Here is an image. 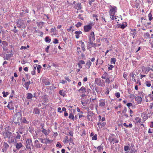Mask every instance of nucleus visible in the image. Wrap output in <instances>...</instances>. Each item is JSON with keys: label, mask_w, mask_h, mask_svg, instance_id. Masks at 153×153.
Here are the masks:
<instances>
[{"label": "nucleus", "mask_w": 153, "mask_h": 153, "mask_svg": "<svg viewBox=\"0 0 153 153\" xmlns=\"http://www.w3.org/2000/svg\"><path fill=\"white\" fill-rule=\"evenodd\" d=\"M33 97V95L31 93H28L27 94V99H30L32 98Z\"/></svg>", "instance_id": "4be33fe9"}, {"label": "nucleus", "mask_w": 153, "mask_h": 153, "mask_svg": "<svg viewBox=\"0 0 153 153\" xmlns=\"http://www.w3.org/2000/svg\"><path fill=\"white\" fill-rule=\"evenodd\" d=\"M109 15H115V13L117 12V7L115 6H112L110 5L109 7Z\"/></svg>", "instance_id": "20e7f679"}, {"label": "nucleus", "mask_w": 153, "mask_h": 153, "mask_svg": "<svg viewBox=\"0 0 153 153\" xmlns=\"http://www.w3.org/2000/svg\"><path fill=\"white\" fill-rule=\"evenodd\" d=\"M92 28V26L90 25H85L84 27L85 32H87L90 31Z\"/></svg>", "instance_id": "0eeeda50"}, {"label": "nucleus", "mask_w": 153, "mask_h": 153, "mask_svg": "<svg viewBox=\"0 0 153 153\" xmlns=\"http://www.w3.org/2000/svg\"><path fill=\"white\" fill-rule=\"evenodd\" d=\"M49 48H50V46H48L47 47V48H45V51L47 53H48L49 52L48 49H49Z\"/></svg>", "instance_id": "052dcab7"}, {"label": "nucleus", "mask_w": 153, "mask_h": 153, "mask_svg": "<svg viewBox=\"0 0 153 153\" xmlns=\"http://www.w3.org/2000/svg\"><path fill=\"white\" fill-rule=\"evenodd\" d=\"M4 150H5L8 149L9 147V146L6 142H5L4 145Z\"/></svg>", "instance_id": "a878e982"}, {"label": "nucleus", "mask_w": 153, "mask_h": 153, "mask_svg": "<svg viewBox=\"0 0 153 153\" xmlns=\"http://www.w3.org/2000/svg\"><path fill=\"white\" fill-rule=\"evenodd\" d=\"M42 83L45 85H50L51 83L48 79H44L42 81Z\"/></svg>", "instance_id": "1a4fd4ad"}, {"label": "nucleus", "mask_w": 153, "mask_h": 153, "mask_svg": "<svg viewBox=\"0 0 153 153\" xmlns=\"http://www.w3.org/2000/svg\"><path fill=\"white\" fill-rule=\"evenodd\" d=\"M45 41L46 42H50L51 41V39H45Z\"/></svg>", "instance_id": "69168bd1"}, {"label": "nucleus", "mask_w": 153, "mask_h": 153, "mask_svg": "<svg viewBox=\"0 0 153 153\" xmlns=\"http://www.w3.org/2000/svg\"><path fill=\"white\" fill-rule=\"evenodd\" d=\"M43 33L41 31H39L37 33V35L38 36H40L41 37H42V36H43Z\"/></svg>", "instance_id": "a18cd8bd"}, {"label": "nucleus", "mask_w": 153, "mask_h": 153, "mask_svg": "<svg viewBox=\"0 0 153 153\" xmlns=\"http://www.w3.org/2000/svg\"><path fill=\"white\" fill-rule=\"evenodd\" d=\"M115 96L117 98H119L120 96V94L119 92H117L115 94Z\"/></svg>", "instance_id": "864d4df0"}, {"label": "nucleus", "mask_w": 153, "mask_h": 153, "mask_svg": "<svg viewBox=\"0 0 153 153\" xmlns=\"http://www.w3.org/2000/svg\"><path fill=\"white\" fill-rule=\"evenodd\" d=\"M145 84L146 86L148 87H150L151 86V84L150 81H146Z\"/></svg>", "instance_id": "c9c22d12"}, {"label": "nucleus", "mask_w": 153, "mask_h": 153, "mask_svg": "<svg viewBox=\"0 0 153 153\" xmlns=\"http://www.w3.org/2000/svg\"><path fill=\"white\" fill-rule=\"evenodd\" d=\"M110 18L111 19V20H114L116 16L115 15H109Z\"/></svg>", "instance_id": "f704fd0d"}, {"label": "nucleus", "mask_w": 153, "mask_h": 153, "mask_svg": "<svg viewBox=\"0 0 153 153\" xmlns=\"http://www.w3.org/2000/svg\"><path fill=\"white\" fill-rule=\"evenodd\" d=\"M106 124L105 122H103L102 123L101 122H98V123L97 125L99 126V127H100V126H105Z\"/></svg>", "instance_id": "c85d7f7f"}, {"label": "nucleus", "mask_w": 153, "mask_h": 153, "mask_svg": "<svg viewBox=\"0 0 153 153\" xmlns=\"http://www.w3.org/2000/svg\"><path fill=\"white\" fill-rule=\"evenodd\" d=\"M13 56V54H6V59L8 60L10 59V58L12 57Z\"/></svg>", "instance_id": "412c9836"}, {"label": "nucleus", "mask_w": 153, "mask_h": 153, "mask_svg": "<svg viewBox=\"0 0 153 153\" xmlns=\"http://www.w3.org/2000/svg\"><path fill=\"white\" fill-rule=\"evenodd\" d=\"M42 128V132L45 135L47 136L49 134V131L43 128Z\"/></svg>", "instance_id": "9d476101"}, {"label": "nucleus", "mask_w": 153, "mask_h": 153, "mask_svg": "<svg viewBox=\"0 0 153 153\" xmlns=\"http://www.w3.org/2000/svg\"><path fill=\"white\" fill-rule=\"evenodd\" d=\"M44 23V22H39L37 23V25L38 26H39L40 28H41L42 27Z\"/></svg>", "instance_id": "393cba45"}, {"label": "nucleus", "mask_w": 153, "mask_h": 153, "mask_svg": "<svg viewBox=\"0 0 153 153\" xmlns=\"http://www.w3.org/2000/svg\"><path fill=\"white\" fill-rule=\"evenodd\" d=\"M21 113L20 112H18L14 115L13 121L15 124H19V122L21 121Z\"/></svg>", "instance_id": "f03ea898"}, {"label": "nucleus", "mask_w": 153, "mask_h": 153, "mask_svg": "<svg viewBox=\"0 0 153 153\" xmlns=\"http://www.w3.org/2000/svg\"><path fill=\"white\" fill-rule=\"evenodd\" d=\"M78 91H81L82 93H85L86 91V88L83 86H82Z\"/></svg>", "instance_id": "dca6fc26"}, {"label": "nucleus", "mask_w": 153, "mask_h": 153, "mask_svg": "<svg viewBox=\"0 0 153 153\" xmlns=\"http://www.w3.org/2000/svg\"><path fill=\"white\" fill-rule=\"evenodd\" d=\"M45 143L46 144L50 143V140H49L48 139H45Z\"/></svg>", "instance_id": "49530a36"}, {"label": "nucleus", "mask_w": 153, "mask_h": 153, "mask_svg": "<svg viewBox=\"0 0 153 153\" xmlns=\"http://www.w3.org/2000/svg\"><path fill=\"white\" fill-rule=\"evenodd\" d=\"M126 111H127L126 109V108H124V110H123L122 111L123 113L125 114V113H126Z\"/></svg>", "instance_id": "774afa93"}, {"label": "nucleus", "mask_w": 153, "mask_h": 153, "mask_svg": "<svg viewBox=\"0 0 153 153\" xmlns=\"http://www.w3.org/2000/svg\"><path fill=\"white\" fill-rule=\"evenodd\" d=\"M152 16V14L150 12L148 15L149 19V20L151 21L153 19V18Z\"/></svg>", "instance_id": "58836bf2"}, {"label": "nucleus", "mask_w": 153, "mask_h": 153, "mask_svg": "<svg viewBox=\"0 0 153 153\" xmlns=\"http://www.w3.org/2000/svg\"><path fill=\"white\" fill-rule=\"evenodd\" d=\"M35 146L36 148H40L42 147V145L39 143H38L35 144Z\"/></svg>", "instance_id": "c756f323"}, {"label": "nucleus", "mask_w": 153, "mask_h": 153, "mask_svg": "<svg viewBox=\"0 0 153 153\" xmlns=\"http://www.w3.org/2000/svg\"><path fill=\"white\" fill-rule=\"evenodd\" d=\"M97 135H95L94 136L92 137V140H97Z\"/></svg>", "instance_id": "bf43d9fd"}, {"label": "nucleus", "mask_w": 153, "mask_h": 153, "mask_svg": "<svg viewBox=\"0 0 153 153\" xmlns=\"http://www.w3.org/2000/svg\"><path fill=\"white\" fill-rule=\"evenodd\" d=\"M135 100L137 102L138 104L140 103L142 101V99L141 97L137 96L135 98Z\"/></svg>", "instance_id": "9b49d317"}, {"label": "nucleus", "mask_w": 153, "mask_h": 153, "mask_svg": "<svg viewBox=\"0 0 153 153\" xmlns=\"http://www.w3.org/2000/svg\"><path fill=\"white\" fill-rule=\"evenodd\" d=\"M126 105H127V106L128 107V108H129V109H130L129 107L131 106L132 105V104L131 103V102L128 103Z\"/></svg>", "instance_id": "680f3d73"}, {"label": "nucleus", "mask_w": 153, "mask_h": 153, "mask_svg": "<svg viewBox=\"0 0 153 153\" xmlns=\"http://www.w3.org/2000/svg\"><path fill=\"white\" fill-rule=\"evenodd\" d=\"M79 63L81 65L84 64H85V62L84 61L81 60L79 61Z\"/></svg>", "instance_id": "e2e57ef3"}, {"label": "nucleus", "mask_w": 153, "mask_h": 153, "mask_svg": "<svg viewBox=\"0 0 153 153\" xmlns=\"http://www.w3.org/2000/svg\"><path fill=\"white\" fill-rule=\"evenodd\" d=\"M124 150L125 151H127L130 150V147L127 146H124Z\"/></svg>", "instance_id": "ea45409f"}, {"label": "nucleus", "mask_w": 153, "mask_h": 153, "mask_svg": "<svg viewBox=\"0 0 153 153\" xmlns=\"http://www.w3.org/2000/svg\"><path fill=\"white\" fill-rule=\"evenodd\" d=\"M25 146L26 149L29 150H31L30 146H33V143L31 139H27L26 141Z\"/></svg>", "instance_id": "7ed1b4c3"}, {"label": "nucleus", "mask_w": 153, "mask_h": 153, "mask_svg": "<svg viewBox=\"0 0 153 153\" xmlns=\"http://www.w3.org/2000/svg\"><path fill=\"white\" fill-rule=\"evenodd\" d=\"M77 51L78 53H80L81 52L80 48L79 47H78L77 49Z\"/></svg>", "instance_id": "6e6d98bb"}, {"label": "nucleus", "mask_w": 153, "mask_h": 153, "mask_svg": "<svg viewBox=\"0 0 153 153\" xmlns=\"http://www.w3.org/2000/svg\"><path fill=\"white\" fill-rule=\"evenodd\" d=\"M42 68L41 66L40 65H38L37 68V72L38 73H39L40 72V69Z\"/></svg>", "instance_id": "a19ab883"}, {"label": "nucleus", "mask_w": 153, "mask_h": 153, "mask_svg": "<svg viewBox=\"0 0 153 153\" xmlns=\"http://www.w3.org/2000/svg\"><path fill=\"white\" fill-rule=\"evenodd\" d=\"M108 75V74L106 72H105L103 75L101 77L103 79H105L106 76H107Z\"/></svg>", "instance_id": "473e14b6"}, {"label": "nucleus", "mask_w": 153, "mask_h": 153, "mask_svg": "<svg viewBox=\"0 0 153 153\" xmlns=\"http://www.w3.org/2000/svg\"><path fill=\"white\" fill-rule=\"evenodd\" d=\"M5 137L8 138V142L9 143H13L14 142V140H15V137L13 136L12 135V133L9 131H7L6 132Z\"/></svg>", "instance_id": "f257e3e1"}, {"label": "nucleus", "mask_w": 153, "mask_h": 153, "mask_svg": "<svg viewBox=\"0 0 153 153\" xmlns=\"http://www.w3.org/2000/svg\"><path fill=\"white\" fill-rule=\"evenodd\" d=\"M116 61V59L115 58H113L111 59V64H114L115 62Z\"/></svg>", "instance_id": "bb28decb"}, {"label": "nucleus", "mask_w": 153, "mask_h": 153, "mask_svg": "<svg viewBox=\"0 0 153 153\" xmlns=\"http://www.w3.org/2000/svg\"><path fill=\"white\" fill-rule=\"evenodd\" d=\"M90 38H94V32H92L90 36Z\"/></svg>", "instance_id": "79ce46f5"}, {"label": "nucleus", "mask_w": 153, "mask_h": 153, "mask_svg": "<svg viewBox=\"0 0 153 153\" xmlns=\"http://www.w3.org/2000/svg\"><path fill=\"white\" fill-rule=\"evenodd\" d=\"M2 44L4 46H7L8 45L7 42L5 41H2Z\"/></svg>", "instance_id": "8fccbe9b"}, {"label": "nucleus", "mask_w": 153, "mask_h": 153, "mask_svg": "<svg viewBox=\"0 0 153 153\" xmlns=\"http://www.w3.org/2000/svg\"><path fill=\"white\" fill-rule=\"evenodd\" d=\"M69 118L70 119H72L73 120H74L75 117L74 115L72 114V113H70L69 114Z\"/></svg>", "instance_id": "b1692460"}, {"label": "nucleus", "mask_w": 153, "mask_h": 153, "mask_svg": "<svg viewBox=\"0 0 153 153\" xmlns=\"http://www.w3.org/2000/svg\"><path fill=\"white\" fill-rule=\"evenodd\" d=\"M82 45H81V48L82 49V50L83 51H85V46L84 44V42H82Z\"/></svg>", "instance_id": "2f4dec72"}, {"label": "nucleus", "mask_w": 153, "mask_h": 153, "mask_svg": "<svg viewBox=\"0 0 153 153\" xmlns=\"http://www.w3.org/2000/svg\"><path fill=\"white\" fill-rule=\"evenodd\" d=\"M91 65V62L90 61H89L88 62L86 63L85 65L87 68H90Z\"/></svg>", "instance_id": "5701e85b"}, {"label": "nucleus", "mask_w": 153, "mask_h": 153, "mask_svg": "<svg viewBox=\"0 0 153 153\" xmlns=\"http://www.w3.org/2000/svg\"><path fill=\"white\" fill-rule=\"evenodd\" d=\"M114 135H110L109 137L108 140L110 143H113V144H114V142L115 143H118L119 142V140L114 137Z\"/></svg>", "instance_id": "39448f33"}, {"label": "nucleus", "mask_w": 153, "mask_h": 153, "mask_svg": "<svg viewBox=\"0 0 153 153\" xmlns=\"http://www.w3.org/2000/svg\"><path fill=\"white\" fill-rule=\"evenodd\" d=\"M137 35V33L135 32L131 31L130 33L131 37L134 38Z\"/></svg>", "instance_id": "4468645a"}, {"label": "nucleus", "mask_w": 153, "mask_h": 153, "mask_svg": "<svg viewBox=\"0 0 153 153\" xmlns=\"http://www.w3.org/2000/svg\"><path fill=\"white\" fill-rule=\"evenodd\" d=\"M88 43L93 47H95L97 46V44L94 43L91 41V39H90Z\"/></svg>", "instance_id": "6ab92c4d"}, {"label": "nucleus", "mask_w": 153, "mask_h": 153, "mask_svg": "<svg viewBox=\"0 0 153 153\" xmlns=\"http://www.w3.org/2000/svg\"><path fill=\"white\" fill-rule=\"evenodd\" d=\"M22 146L23 145L21 143H17L16 145V147L18 149H20Z\"/></svg>", "instance_id": "ddd939ff"}, {"label": "nucleus", "mask_w": 153, "mask_h": 153, "mask_svg": "<svg viewBox=\"0 0 153 153\" xmlns=\"http://www.w3.org/2000/svg\"><path fill=\"white\" fill-rule=\"evenodd\" d=\"M56 30V29L55 27L51 29V32L55 33Z\"/></svg>", "instance_id": "603ef678"}, {"label": "nucleus", "mask_w": 153, "mask_h": 153, "mask_svg": "<svg viewBox=\"0 0 153 153\" xmlns=\"http://www.w3.org/2000/svg\"><path fill=\"white\" fill-rule=\"evenodd\" d=\"M82 33V32L80 31H76L75 33L76 34V38H79V35L81 34Z\"/></svg>", "instance_id": "f3484780"}, {"label": "nucleus", "mask_w": 153, "mask_h": 153, "mask_svg": "<svg viewBox=\"0 0 153 153\" xmlns=\"http://www.w3.org/2000/svg\"><path fill=\"white\" fill-rule=\"evenodd\" d=\"M102 148L101 146H100L97 147V149L99 151H100Z\"/></svg>", "instance_id": "5fc2aeb1"}, {"label": "nucleus", "mask_w": 153, "mask_h": 153, "mask_svg": "<svg viewBox=\"0 0 153 153\" xmlns=\"http://www.w3.org/2000/svg\"><path fill=\"white\" fill-rule=\"evenodd\" d=\"M39 110L37 108H34L33 112V114H39Z\"/></svg>", "instance_id": "2eb2a0df"}, {"label": "nucleus", "mask_w": 153, "mask_h": 153, "mask_svg": "<svg viewBox=\"0 0 153 153\" xmlns=\"http://www.w3.org/2000/svg\"><path fill=\"white\" fill-rule=\"evenodd\" d=\"M88 0L89 1V4L90 5H91L92 3L93 2H94L95 1V0Z\"/></svg>", "instance_id": "13d9d810"}, {"label": "nucleus", "mask_w": 153, "mask_h": 153, "mask_svg": "<svg viewBox=\"0 0 153 153\" xmlns=\"http://www.w3.org/2000/svg\"><path fill=\"white\" fill-rule=\"evenodd\" d=\"M127 24L126 22H123L122 24L119 25L120 27L121 28L123 29H124L127 26Z\"/></svg>", "instance_id": "f8f14e48"}, {"label": "nucleus", "mask_w": 153, "mask_h": 153, "mask_svg": "<svg viewBox=\"0 0 153 153\" xmlns=\"http://www.w3.org/2000/svg\"><path fill=\"white\" fill-rule=\"evenodd\" d=\"M27 48L25 46H22L21 47L20 49L21 50H22L23 49L25 50Z\"/></svg>", "instance_id": "338daca9"}, {"label": "nucleus", "mask_w": 153, "mask_h": 153, "mask_svg": "<svg viewBox=\"0 0 153 153\" xmlns=\"http://www.w3.org/2000/svg\"><path fill=\"white\" fill-rule=\"evenodd\" d=\"M56 146L57 147H59L60 148H61L62 147V146L61 145L60 143L59 142H58L57 143V144L56 145Z\"/></svg>", "instance_id": "3c124183"}, {"label": "nucleus", "mask_w": 153, "mask_h": 153, "mask_svg": "<svg viewBox=\"0 0 153 153\" xmlns=\"http://www.w3.org/2000/svg\"><path fill=\"white\" fill-rule=\"evenodd\" d=\"M82 25V23H81L80 22H79L76 25V27H80V26H81Z\"/></svg>", "instance_id": "de8ad7c7"}, {"label": "nucleus", "mask_w": 153, "mask_h": 153, "mask_svg": "<svg viewBox=\"0 0 153 153\" xmlns=\"http://www.w3.org/2000/svg\"><path fill=\"white\" fill-rule=\"evenodd\" d=\"M105 81L108 84L110 83L111 82L109 79L108 78H107L106 79Z\"/></svg>", "instance_id": "4d7b16f0"}, {"label": "nucleus", "mask_w": 153, "mask_h": 153, "mask_svg": "<svg viewBox=\"0 0 153 153\" xmlns=\"http://www.w3.org/2000/svg\"><path fill=\"white\" fill-rule=\"evenodd\" d=\"M81 5L80 3H78L76 5V8L77 10H79L81 9Z\"/></svg>", "instance_id": "a211bd4d"}, {"label": "nucleus", "mask_w": 153, "mask_h": 153, "mask_svg": "<svg viewBox=\"0 0 153 153\" xmlns=\"http://www.w3.org/2000/svg\"><path fill=\"white\" fill-rule=\"evenodd\" d=\"M16 133L17 134L16 137V139H20V138L21 137L20 135L18 132H17Z\"/></svg>", "instance_id": "37998d69"}, {"label": "nucleus", "mask_w": 153, "mask_h": 153, "mask_svg": "<svg viewBox=\"0 0 153 153\" xmlns=\"http://www.w3.org/2000/svg\"><path fill=\"white\" fill-rule=\"evenodd\" d=\"M59 94L61 96L63 97H64L65 95V91L63 90L60 91L59 92Z\"/></svg>", "instance_id": "cd10ccee"}, {"label": "nucleus", "mask_w": 153, "mask_h": 153, "mask_svg": "<svg viewBox=\"0 0 153 153\" xmlns=\"http://www.w3.org/2000/svg\"><path fill=\"white\" fill-rule=\"evenodd\" d=\"M2 93L3 95V97H6L9 94L7 92H6L5 91H3Z\"/></svg>", "instance_id": "4c0bfd02"}, {"label": "nucleus", "mask_w": 153, "mask_h": 153, "mask_svg": "<svg viewBox=\"0 0 153 153\" xmlns=\"http://www.w3.org/2000/svg\"><path fill=\"white\" fill-rule=\"evenodd\" d=\"M69 27V28L67 29V30L68 31L70 32L73 31L74 30V27L73 25H71Z\"/></svg>", "instance_id": "aec40b11"}, {"label": "nucleus", "mask_w": 153, "mask_h": 153, "mask_svg": "<svg viewBox=\"0 0 153 153\" xmlns=\"http://www.w3.org/2000/svg\"><path fill=\"white\" fill-rule=\"evenodd\" d=\"M39 140L41 141V143H45V139H43L42 138H39Z\"/></svg>", "instance_id": "09e8293b"}, {"label": "nucleus", "mask_w": 153, "mask_h": 153, "mask_svg": "<svg viewBox=\"0 0 153 153\" xmlns=\"http://www.w3.org/2000/svg\"><path fill=\"white\" fill-rule=\"evenodd\" d=\"M95 83L96 84L100 86H102L103 85V80H101L100 78H97L95 79Z\"/></svg>", "instance_id": "423d86ee"}, {"label": "nucleus", "mask_w": 153, "mask_h": 153, "mask_svg": "<svg viewBox=\"0 0 153 153\" xmlns=\"http://www.w3.org/2000/svg\"><path fill=\"white\" fill-rule=\"evenodd\" d=\"M29 86V85L26 82H25L24 86L26 88L27 90L28 89Z\"/></svg>", "instance_id": "c03bdc74"}, {"label": "nucleus", "mask_w": 153, "mask_h": 153, "mask_svg": "<svg viewBox=\"0 0 153 153\" xmlns=\"http://www.w3.org/2000/svg\"><path fill=\"white\" fill-rule=\"evenodd\" d=\"M7 107L11 110H13L14 109V107L13 105V102L11 101L10 102Z\"/></svg>", "instance_id": "6e6552de"}, {"label": "nucleus", "mask_w": 153, "mask_h": 153, "mask_svg": "<svg viewBox=\"0 0 153 153\" xmlns=\"http://www.w3.org/2000/svg\"><path fill=\"white\" fill-rule=\"evenodd\" d=\"M123 125L126 128L128 127L129 128H131L132 126V124L131 123H130L128 125H127L126 123H123Z\"/></svg>", "instance_id": "7c9ffc66"}, {"label": "nucleus", "mask_w": 153, "mask_h": 153, "mask_svg": "<svg viewBox=\"0 0 153 153\" xmlns=\"http://www.w3.org/2000/svg\"><path fill=\"white\" fill-rule=\"evenodd\" d=\"M135 120L136 121L137 123H140L141 121V119L139 117H136Z\"/></svg>", "instance_id": "e433bc0d"}, {"label": "nucleus", "mask_w": 153, "mask_h": 153, "mask_svg": "<svg viewBox=\"0 0 153 153\" xmlns=\"http://www.w3.org/2000/svg\"><path fill=\"white\" fill-rule=\"evenodd\" d=\"M113 67H114V66L113 65H109V67L108 68V70H111L112 68H113Z\"/></svg>", "instance_id": "0e129e2a"}, {"label": "nucleus", "mask_w": 153, "mask_h": 153, "mask_svg": "<svg viewBox=\"0 0 153 153\" xmlns=\"http://www.w3.org/2000/svg\"><path fill=\"white\" fill-rule=\"evenodd\" d=\"M105 104V103L104 102L100 101V102L99 104L100 106L101 107H104Z\"/></svg>", "instance_id": "72a5a7b5"}]
</instances>
